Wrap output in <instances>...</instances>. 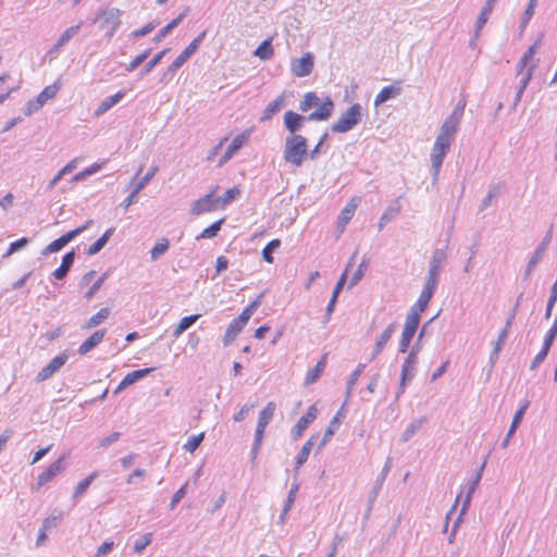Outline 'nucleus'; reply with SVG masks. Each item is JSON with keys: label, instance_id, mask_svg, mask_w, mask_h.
<instances>
[{"label": "nucleus", "instance_id": "obj_27", "mask_svg": "<svg viewBox=\"0 0 557 557\" xmlns=\"http://www.w3.org/2000/svg\"><path fill=\"white\" fill-rule=\"evenodd\" d=\"M244 327H245V325L243 323H240L237 320V318L232 320L225 331V334H224V338H223L224 345L227 346L231 343H233L235 341L236 336L242 332V330Z\"/></svg>", "mask_w": 557, "mask_h": 557}, {"label": "nucleus", "instance_id": "obj_16", "mask_svg": "<svg viewBox=\"0 0 557 557\" xmlns=\"http://www.w3.org/2000/svg\"><path fill=\"white\" fill-rule=\"evenodd\" d=\"M67 356L61 354L55 356L45 368H42L37 374V381L42 382L49 379L54 372H57L65 362Z\"/></svg>", "mask_w": 557, "mask_h": 557}, {"label": "nucleus", "instance_id": "obj_3", "mask_svg": "<svg viewBox=\"0 0 557 557\" xmlns=\"http://www.w3.org/2000/svg\"><path fill=\"white\" fill-rule=\"evenodd\" d=\"M361 120V106L354 103L350 106L332 125L334 133H346L356 126Z\"/></svg>", "mask_w": 557, "mask_h": 557}, {"label": "nucleus", "instance_id": "obj_48", "mask_svg": "<svg viewBox=\"0 0 557 557\" xmlns=\"http://www.w3.org/2000/svg\"><path fill=\"white\" fill-rule=\"evenodd\" d=\"M549 349H550V346L543 343L541 350L536 354L533 361L531 362V366H530L531 370L536 369L545 360Z\"/></svg>", "mask_w": 557, "mask_h": 557}, {"label": "nucleus", "instance_id": "obj_32", "mask_svg": "<svg viewBox=\"0 0 557 557\" xmlns=\"http://www.w3.org/2000/svg\"><path fill=\"white\" fill-rule=\"evenodd\" d=\"M200 314H191L184 317L181 319L175 330L173 331V336L175 338L180 337L187 329H189L198 319Z\"/></svg>", "mask_w": 557, "mask_h": 557}, {"label": "nucleus", "instance_id": "obj_23", "mask_svg": "<svg viewBox=\"0 0 557 557\" xmlns=\"http://www.w3.org/2000/svg\"><path fill=\"white\" fill-rule=\"evenodd\" d=\"M285 106V97L283 95L278 96L275 100L270 102L265 109L262 111L260 116L261 122L269 121L273 115H275L283 107Z\"/></svg>", "mask_w": 557, "mask_h": 557}, {"label": "nucleus", "instance_id": "obj_57", "mask_svg": "<svg viewBox=\"0 0 557 557\" xmlns=\"http://www.w3.org/2000/svg\"><path fill=\"white\" fill-rule=\"evenodd\" d=\"M158 166L151 168V170L140 180V182L135 187V193H139L140 189L145 187V185L153 177V175L157 173Z\"/></svg>", "mask_w": 557, "mask_h": 557}, {"label": "nucleus", "instance_id": "obj_52", "mask_svg": "<svg viewBox=\"0 0 557 557\" xmlns=\"http://www.w3.org/2000/svg\"><path fill=\"white\" fill-rule=\"evenodd\" d=\"M151 49L145 50L143 53L134 58L129 65L128 71H134L137 66H139L149 55H150Z\"/></svg>", "mask_w": 557, "mask_h": 557}, {"label": "nucleus", "instance_id": "obj_43", "mask_svg": "<svg viewBox=\"0 0 557 557\" xmlns=\"http://www.w3.org/2000/svg\"><path fill=\"white\" fill-rule=\"evenodd\" d=\"M149 372H150V369H140V370H135V371L128 372L122 380V385L129 386V385L134 384L135 382H137L138 380L146 376Z\"/></svg>", "mask_w": 557, "mask_h": 557}, {"label": "nucleus", "instance_id": "obj_51", "mask_svg": "<svg viewBox=\"0 0 557 557\" xmlns=\"http://www.w3.org/2000/svg\"><path fill=\"white\" fill-rule=\"evenodd\" d=\"M152 535L151 533L145 534L141 539L137 540L134 544V550L140 554L150 543Z\"/></svg>", "mask_w": 557, "mask_h": 557}, {"label": "nucleus", "instance_id": "obj_50", "mask_svg": "<svg viewBox=\"0 0 557 557\" xmlns=\"http://www.w3.org/2000/svg\"><path fill=\"white\" fill-rule=\"evenodd\" d=\"M191 55L184 49L169 66L170 72H176Z\"/></svg>", "mask_w": 557, "mask_h": 557}, {"label": "nucleus", "instance_id": "obj_30", "mask_svg": "<svg viewBox=\"0 0 557 557\" xmlns=\"http://www.w3.org/2000/svg\"><path fill=\"white\" fill-rule=\"evenodd\" d=\"M433 294H431L429 290L421 292L417 302L411 308L410 312H416L418 314V318L420 319L421 313L425 311Z\"/></svg>", "mask_w": 557, "mask_h": 557}, {"label": "nucleus", "instance_id": "obj_64", "mask_svg": "<svg viewBox=\"0 0 557 557\" xmlns=\"http://www.w3.org/2000/svg\"><path fill=\"white\" fill-rule=\"evenodd\" d=\"M252 406L250 405H244L239 411L234 416V420L236 422H239V421H243L249 413V411L251 410Z\"/></svg>", "mask_w": 557, "mask_h": 557}, {"label": "nucleus", "instance_id": "obj_15", "mask_svg": "<svg viewBox=\"0 0 557 557\" xmlns=\"http://www.w3.org/2000/svg\"><path fill=\"white\" fill-rule=\"evenodd\" d=\"M317 110L308 115L309 121H325L331 117L334 111V102L331 97L326 96L317 106Z\"/></svg>", "mask_w": 557, "mask_h": 557}, {"label": "nucleus", "instance_id": "obj_40", "mask_svg": "<svg viewBox=\"0 0 557 557\" xmlns=\"http://www.w3.org/2000/svg\"><path fill=\"white\" fill-rule=\"evenodd\" d=\"M494 4H495V2H493V0L486 1L485 5L483 7V9L478 17V21H476L478 32L481 30L483 28V26L485 25V23L487 22V18L494 9Z\"/></svg>", "mask_w": 557, "mask_h": 557}, {"label": "nucleus", "instance_id": "obj_60", "mask_svg": "<svg viewBox=\"0 0 557 557\" xmlns=\"http://www.w3.org/2000/svg\"><path fill=\"white\" fill-rule=\"evenodd\" d=\"M103 277H99L90 287L89 289L86 292L85 294V297L86 299H91L95 294L99 290V288L101 287L102 283H103Z\"/></svg>", "mask_w": 557, "mask_h": 557}, {"label": "nucleus", "instance_id": "obj_25", "mask_svg": "<svg viewBox=\"0 0 557 557\" xmlns=\"http://www.w3.org/2000/svg\"><path fill=\"white\" fill-rule=\"evenodd\" d=\"M395 329H396L395 324L392 323L383 331V333L380 335L379 339L375 343L374 350H373V357H376L377 355H380L382 352V350L384 349L386 344L392 338V336L395 332Z\"/></svg>", "mask_w": 557, "mask_h": 557}, {"label": "nucleus", "instance_id": "obj_38", "mask_svg": "<svg viewBox=\"0 0 557 557\" xmlns=\"http://www.w3.org/2000/svg\"><path fill=\"white\" fill-rule=\"evenodd\" d=\"M79 28H81V23H78L77 25L71 26L66 30H64L62 33V35L59 37V39L54 46V49L58 50L61 47H63L64 45H66L70 41V39L78 33Z\"/></svg>", "mask_w": 557, "mask_h": 557}, {"label": "nucleus", "instance_id": "obj_14", "mask_svg": "<svg viewBox=\"0 0 557 557\" xmlns=\"http://www.w3.org/2000/svg\"><path fill=\"white\" fill-rule=\"evenodd\" d=\"M250 129H246L242 134L237 135L232 144L228 146L227 150L223 154V157L219 160L218 165L222 166L225 164L249 139Z\"/></svg>", "mask_w": 557, "mask_h": 557}, {"label": "nucleus", "instance_id": "obj_45", "mask_svg": "<svg viewBox=\"0 0 557 557\" xmlns=\"http://www.w3.org/2000/svg\"><path fill=\"white\" fill-rule=\"evenodd\" d=\"M203 438H205V433L203 432H201V433H199L197 435H193L184 444V446H183L184 450H186V451H188L190 454H194L196 451V449L202 443Z\"/></svg>", "mask_w": 557, "mask_h": 557}, {"label": "nucleus", "instance_id": "obj_22", "mask_svg": "<svg viewBox=\"0 0 557 557\" xmlns=\"http://www.w3.org/2000/svg\"><path fill=\"white\" fill-rule=\"evenodd\" d=\"M327 356L323 355L313 369L309 370L305 377V385L313 384L324 372L326 368Z\"/></svg>", "mask_w": 557, "mask_h": 557}, {"label": "nucleus", "instance_id": "obj_56", "mask_svg": "<svg viewBox=\"0 0 557 557\" xmlns=\"http://www.w3.org/2000/svg\"><path fill=\"white\" fill-rule=\"evenodd\" d=\"M556 336H557V315H556V319H555L553 325L550 326V329L548 330V332L545 336L544 344L552 347Z\"/></svg>", "mask_w": 557, "mask_h": 557}, {"label": "nucleus", "instance_id": "obj_49", "mask_svg": "<svg viewBox=\"0 0 557 557\" xmlns=\"http://www.w3.org/2000/svg\"><path fill=\"white\" fill-rule=\"evenodd\" d=\"M527 407H528V404H524L516 412V414H515V417L512 419L511 425L509 428V436L513 435V433L516 432V429L518 428V425L522 421V418H523V414L525 412Z\"/></svg>", "mask_w": 557, "mask_h": 557}, {"label": "nucleus", "instance_id": "obj_7", "mask_svg": "<svg viewBox=\"0 0 557 557\" xmlns=\"http://www.w3.org/2000/svg\"><path fill=\"white\" fill-rule=\"evenodd\" d=\"M66 455L62 454L57 460L50 463L42 472L37 476V481L33 490L39 491L42 486L53 481L57 475L64 471L66 463Z\"/></svg>", "mask_w": 557, "mask_h": 557}, {"label": "nucleus", "instance_id": "obj_53", "mask_svg": "<svg viewBox=\"0 0 557 557\" xmlns=\"http://www.w3.org/2000/svg\"><path fill=\"white\" fill-rule=\"evenodd\" d=\"M169 49H163L159 53H157L145 66L144 73H149L160 61L161 59L166 54Z\"/></svg>", "mask_w": 557, "mask_h": 557}, {"label": "nucleus", "instance_id": "obj_36", "mask_svg": "<svg viewBox=\"0 0 557 557\" xmlns=\"http://www.w3.org/2000/svg\"><path fill=\"white\" fill-rule=\"evenodd\" d=\"M225 222V218H221L218 221L213 222L210 226L206 227L200 235L196 237L197 240L203 238H214L220 232L223 223Z\"/></svg>", "mask_w": 557, "mask_h": 557}, {"label": "nucleus", "instance_id": "obj_29", "mask_svg": "<svg viewBox=\"0 0 557 557\" xmlns=\"http://www.w3.org/2000/svg\"><path fill=\"white\" fill-rule=\"evenodd\" d=\"M262 294L259 295L253 301H251L237 317V320L246 325L248 321L250 320L251 315L255 313V311L258 309V307L262 302Z\"/></svg>", "mask_w": 557, "mask_h": 557}, {"label": "nucleus", "instance_id": "obj_28", "mask_svg": "<svg viewBox=\"0 0 557 557\" xmlns=\"http://www.w3.org/2000/svg\"><path fill=\"white\" fill-rule=\"evenodd\" d=\"M74 256L75 255L73 251H70L63 256L60 267L55 269L53 272V276L57 280H62L63 277H65L74 262Z\"/></svg>", "mask_w": 557, "mask_h": 557}, {"label": "nucleus", "instance_id": "obj_35", "mask_svg": "<svg viewBox=\"0 0 557 557\" xmlns=\"http://www.w3.org/2000/svg\"><path fill=\"white\" fill-rule=\"evenodd\" d=\"M320 98L313 91L306 92L302 100L299 103V110L301 112H308L312 107H317L320 103Z\"/></svg>", "mask_w": 557, "mask_h": 557}, {"label": "nucleus", "instance_id": "obj_12", "mask_svg": "<svg viewBox=\"0 0 557 557\" xmlns=\"http://www.w3.org/2000/svg\"><path fill=\"white\" fill-rule=\"evenodd\" d=\"M361 203V197L360 196H352L347 205L343 208L341 211L338 219H337V227L341 232H343L346 227V225L351 221V219L355 215V212L358 208V206Z\"/></svg>", "mask_w": 557, "mask_h": 557}, {"label": "nucleus", "instance_id": "obj_39", "mask_svg": "<svg viewBox=\"0 0 557 557\" xmlns=\"http://www.w3.org/2000/svg\"><path fill=\"white\" fill-rule=\"evenodd\" d=\"M188 9H186L183 13H181L176 18L172 20L166 26H164L156 36L154 40L160 41L162 38H164L172 29H174L185 17L186 12Z\"/></svg>", "mask_w": 557, "mask_h": 557}, {"label": "nucleus", "instance_id": "obj_37", "mask_svg": "<svg viewBox=\"0 0 557 557\" xmlns=\"http://www.w3.org/2000/svg\"><path fill=\"white\" fill-rule=\"evenodd\" d=\"M97 475H98V473L96 471H94V472L89 473L85 479L79 481L74 490L73 497L78 498L82 495H84L86 493V491L88 490L89 485L91 484V482L97 478Z\"/></svg>", "mask_w": 557, "mask_h": 557}, {"label": "nucleus", "instance_id": "obj_61", "mask_svg": "<svg viewBox=\"0 0 557 557\" xmlns=\"http://www.w3.org/2000/svg\"><path fill=\"white\" fill-rule=\"evenodd\" d=\"M366 269H367V263H366V261H362L349 283L350 286L356 285L362 278L363 272Z\"/></svg>", "mask_w": 557, "mask_h": 557}, {"label": "nucleus", "instance_id": "obj_5", "mask_svg": "<svg viewBox=\"0 0 557 557\" xmlns=\"http://www.w3.org/2000/svg\"><path fill=\"white\" fill-rule=\"evenodd\" d=\"M219 188L220 187L216 185L210 190V193L197 199L191 207V213L194 215H200L206 212L222 210L223 206L220 203V197L215 196Z\"/></svg>", "mask_w": 557, "mask_h": 557}, {"label": "nucleus", "instance_id": "obj_6", "mask_svg": "<svg viewBox=\"0 0 557 557\" xmlns=\"http://www.w3.org/2000/svg\"><path fill=\"white\" fill-rule=\"evenodd\" d=\"M540 48V41H535L532 46L529 47L528 51L523 54V57L520 59L518 64V74H522V79L520 87L517 92V100L519 101L528 83L530 82L532 77V72L534 69V65L530 66L525 72H523L524 67L528 66L529 62L533 59L535 55L537 49Z\"/></svg>", "mask_w": 557, "mask_h": 557}, {"label": "nucleus", "instance_id": "obj_63", "mask_svg": "<svg viewBox=\"0 0 557 557\" xmlns=\"http://www.w3.org/2000/svg\"><path fill=\"white\" fill-rule=\"evenodd\" d=\"M552 238H553V226H550V228L546 233V235H545L541 246L539 247V249L536 251L537 256H540L547 248V246L549 245Z\"/></svg>", "mask_w": 557, "mask_h": 557}, {"label": "nucleus", "instance_id": "obj_42", "mask_svg": "<svg viewBox=\"0 0 557 557\" xmlns=\"http://www.w3.org/2000/svg\"><path fill=\"white\" fill-rule=\"evenodd\" d=\"M312 446H313V442L312 440H308L304 446L301 447L297 458H296V470H298L307 460H308V457H309V454L312 449Z\"/></svg>", "mask_w": 557, "mask_h": 557}, {"label": "nucleus", "instance_id": "obj_46", "mask_svg": "<svg viewBox=\"0 0 557 557\" xmlns=\"http://www.w3.org/2000/svg\"><path fill=\"white\" fill-rule=\"evenodd\" d=\"M63 518V513L61 511H53L50 516H48L44 522H42V527L45 530H51L53 528H55L59 522L62 520Z\"/></svg>", "mask_w": 557, "mask_h": 557}, {"label": "nucleus", "instance_id": "obj_59", "mask_svg": "<svg viewBox=\"0 0 557 557\" xmlns=\"http://www.w3.org/2000/svg\"><path fill=\"white\" fill-rule=\"evenodd\" d=\"M186 486H187V483L184 484L172 497V500H171V504H170V507L171 509H174L175 506L181 502V499L185 496L186 494Z\"/></svg>", "mask_w": 557, "mask_h": 557}, {"label": "nucleus", "instance_id": "obj_26", "mask_svg": "<svg viewBox=\"0 0 557 557\" xmlns=\"http://www.w3.org/2000/svg\"><path fill=\"white\" fill-rule=\"evenodd\" d=\"M253 55L259 58L262 61H267L273 58L274 48L272 45V38H268L263 40L257 49L253 51Z\"/></svg>", "mask_w": 557, "mask_h": 557}, {"label": "nucleus", "instance_id": "obj_21", "mask_svg": "<svg viewBox=\"0 0 557 557\" xmlns=\"http://www.w3.org/2000/svg\"><path fill=\"white\" fill-rule=\"evenodd\" d=\"M401 206L399 201L396 200L384 210L377 224L379 232H381L388 222H391L394 218L398 215Z\"/></svg>", "mask_w": 557, "mask_h": 557}, {"label": "nucleus", "instance_id": "obj_34", "mask_svg": "<svg viewBox=\"0 0 557 557\" xmlns=\"http://www.w3.org/2000/svg\"><path fill=\"white\" fill-rule=\"evenodd\" d=\"M113 232H114L113 227L107 230L98 240H96L91 246H89V248L87 249V255L92 256V255L98 253L104 247V245L108 243V240L111 237V235L113 234Z\"/></svg>", "mask_w": 557, "mask_h": 557}, {"label": "nucleus", "instance_id": "obj_58", "mask_svg": "<svg viewBox=\"0 0 557 557\" xmlns=\"http://www.w3.org/2000/svg\"><path fill=\"white\" fill-rule=\"evenodd\" d=\"M28 244V239L26 237H22L10 244L7 255H12L21 248L25 247Z\"/></svg>", "mask_w": 557, "mask_h": 557}, {"label": "nucleus", "instance_id": "obj_17", "mask_svg": "<svg viewBox=\"0 0 557 557\" xmlns=\"http://www.w3.org/2000/svg\"><path fill=\"white\" fill-rule=\"evenodd\" d=\"M306 117L295 111H286L284 113V126L290 133V135H297L296 132L299 131Z\"/></svg>", "mask_w": 557, "mask_h": 557}, {"label": "nucleus", "instance_id": "obj_24", "mask_svg": "<svg viewBox=\"0 0 557 557\" xmlns=\"http://www.w3.org/2000/svg\"><path fill=\"white\" fill-rule=\"evenodd\" d=\"M121 10L116 8L103 10L98 14V18L102 21V25H112L113 28H116L120 24Z\"/></svg>", "mask_w": 557, "mask_h": 557}, {"label": "nucleus", "instance_id": "obj_1", "mask_svg": "<svg viewBox=\"0 0 557 557\" xmlns=\"http://www.w3.org/2000/svg\"><path fill=\"white\" fill-rule=\"evenodd\" d=\"M465 111V103L460 102L450 113V115L444 121L441 131L435 139L432 153L431 162L434 169V174L437 176L442 168L444 158L448 152L451 143L454 141L455 135L459 128V124Z\"/></svg>", "mask_w": 557, "mask_h": 557}, {"label": "nucleus", "instance_id": "obj_62", "mask_svg": "<svg viewBox=\"0 0 557 557\" xmlns=\"http://www.w3.org/2000/svg\"><path fill=\"white\" fill-rule=\"evenodd\" d=\"M114 543L113 542H104L102 543L98 549L95 557H102L109 554L113 548Z\"/></svg>", "mask_w": 557, "mask_h": 557}, {"label": "nucleus", "instance_id": "obj_44", "mask_svg": "<svg viewBox=\"0 0 557 557\" xmlns=\"http://www.w3.org/2000/svg\"><path fill=\"white\" fill-rule=\"evenodd\" d=\"M242 194V190L239 187L234 186L230 189H227L222 197H220V200L223 206V209H225L231 202L236 200Z\"/></svg>", "mask_w": 557, "mask_h": 557}, {"label": "nucleus", "instance_id": "obj_33", "mask_svg": "<svg viewBox=\"0 0 557 557\" xmlns=\"http://www.w3.org/2000/svg\"><path fill=\"white\" fill-rule=\"evenodd\" d=\"M124 97V91L120 90L113 96L109 97L104 101L100 103V106L97 108L95 114L97 116L102 115L106 113L110 108H112L115 103H117L122 98Z\"/></svg>", "mask_w": 557, "mask_h": 557}, {"label": "nucleus", "instance_id": "obj_55", "mask_svg": "<svg viewBox=\"0 0 557 557\" xmlns=\"http://www.w3.org/2000/svg\"><path fill=\"white\" fill-rule=\"evenodd\" d=\"M350 265H351V260L348 262V264H347V268H346L345 272L341 275V277H339L338 282H337V283H336V285H335V288H334V290H333V293H332V296H334V298H337V297H338V295H339V293H341V290H342V288H343V286H344V284H345V282H346V278H347V271H348V268H349Z\"/></svg>", "mask_w": 557, "mask_h": 557}, {"label": "nucleus", "instance_id": "obj_9", "mask_svg": "<svg viewBox=\"0 0 557 557\" xmlns=\"http://www.w3.org/2000/svg\"><path fill=\"white\" fill-rule=\"evenodd\" d=\"M314 66V58L311 52H306L302 57L292 60L290 71L296 77L308 76Z\"/></svg>", "mask_w": 557, "mask_h": 557}, {"label": "nucleus", "instance_id": "obj_41", "mask_svg": "<svg viewBox=\"0 0 557 557\" xmlns=\"http://www.w3.org/2000/svg\"><path fill=\"white\" fill-rule=\"evenodd\" d=\"M281 246V240L278 238L272 239L268 245L262 249V258L268 263H273V251Z\"/></svg>", "mask_w": 557, "mask_h": 557}, {"label": "nucleus", "instance_id": "obj_13", "mask_svg": "<svg viewBox=\"0 0 557 557\" xmlns=\"http://www.w3.org/2000/svg\"><path fill=\"white\" fill-rule=\"evenodd\" d=\"M318 408L315 405H311L307 412L297 421L293 429L294 440H298L302 436L306 429L317 419Z\"/></svg>", "mask_w": 557, "mask_h": 557}, {"label": "nucleus", "instance_id": "obj_20", "mask_svg": "<svg viewBox=\"0 0 557 557\" xmlns=\"http://www.w3.org/2000/svg\"><path fill=\"white\" fill-rule=\"evenodd\" d=\"M110 314L111 310L108 307L101 308L97 313L91 315L82 324V330L87 331L100 325L110 317Z\"/></svg>", "mask_w": 557, "mask_h": 557}, {"label": "nucleus", "instance_id": "obj_18", "mask_svg": "<svg viewBox=\"0 0 557 557\" xmlns=\"http://www.w3.org/2000/svg\"><path fill=\"white\" fill-rule=\"evenodd\" d=\"M106 334V329L95 331L88 338H86L81 344V346L78 347V354L86 355L87 352H89L103 341Z\"/></svg>", "mask_w": 557, "mask_h": 557}, {"label": "nucleus", "instance_id": "obj_4", "mask_svg": "<svg viewBox=\"0 0 557 557\" xmlns=\"http://www.w3.org/2000/svg\"><path fill=\"white\" fill-rule=\"evenodd\" d=\"M276 405L274 401H269L259 412L257 428L255 432L253 450L257 453L262 444V440L265 433V429L270 421L273 419Z\"/></svg>", "mask_w": 557, "mask_h": 557}, {"label": "nucleus", "instance_id": "obj_19", "mask_svg": "<svg viewBox=\"0 0 557 557\" xmlns=\"http://www.w3.org/2000/svg\"><path fill=\"white\" fill-rule=\"evenodd\" d=\"M399 94H400L399 82H397L393 85H389V86H385L376 95V97L374 99V106L377 107V106L386 102L387 100L398 96Z\"/></svg>", "mask_w": 557, "mask_h": 557}, {"label": "nucleus", "instance_id": "obj_11", "mask_svg": "<svg viewBox=\"0 0 557 557\" xmlns=\"http://www.w3.org/2000/svg\"><path fill=\"white\" fill-rule=\"evenodd\" d=\"M60 88V82L46 86L35 100L28 102V109L33 111L39 110L47 101L53 99L58 95Z\"/></svg>", "mask_w": 557, "mask_h": 557}, {"label": "nucleus", "instance_id": "obj_2", "mask_svg": "<svg viewBox=\"0 0 557 557\" xmlns=\"http://www.w3.org/2000/svg\"><path fill=\"white\" fill-rule=\"evenodd\" d=\"M285 162L299 168L308 159V144L302 135H290L285 140L283 152Z\"/></svg>", "mask_w": 557, "mask_h": 557}, {"label": "nucleus", "instance_id": "obj_10", "mask_svg": "<svg viewBox=\"0 0 557 557\" xmlns=\"http://www.w3.org/2000/svg\"><path fill=\"white\" fill-rule=\"evenodd\" d=\"M92 223L91 220L87 221L84 225L79 226V227H76L67 233H65L64 235H62L61 237H59L58 239H54L53 242H51L47 247H46V251L47 252H57L59 250H61L65 245H67L74 237H76L77 235H79L81 233H83L85 230H87L89 227V225Z\"/></svg>", "mask_w": 557, "mask_h": 557}, {"label": "nucleus", "instance_id": "obj_54", "mask_svg": "<svg viewBox=\"0 0 557 557\" xmlns=\"http://www.w3.org/2000/svg\"><path fill=\"white\" fill-rule=\"evenodd\" d=\"M556 301H557V282H555L552 287V295L547 302V308H546V313H545L547 319L550 317L553 307Z\"/></svg>", "mask_w": 557, "mask_h": 557}, {"label": "nucleus", "instance_id": "obj_8", "mask_svg": "<svg viewBox=\"0 0 557 557\" xmlns=\"http://www.w3.org/2000/svg\"><path fill=\"white\" fill-rule=\"evenodd\" d=\"M419 318L416 312H409L405 325L401 332V337L399 342V350L400 352H406L409 348V345L417 332V329L419 326Z\"/></svg>", "mask_w": 557, "mask_h": 557}, {"label": "nucleus", "instance_id": "obj_31", "mask_svg": "<svg viewBox=\"0 0 557 557\" xmlns=\"http://www.w3.org/2000/svg\"><path fill=\"white\" fill-rule=\"evenodd\" d=\"M416 354L413 351H411L408 357L406 358V360L404 361L403 363V368H401V385L405 384V381L409 377L411 379L412 376V372H413V369H414V366H416Z\"/></svg>", "mask_w": 557, "mask_h": 557}, {"label": "nucleus", "instance_id": "obj_47", "mask_svg": "<svg viewBox=\"0 0 557 557\" xmlns=\"http://www.w3.org/2000/svg\"><path fill=\"white\" fill-rule=\"evenodd\" d=\"M169 249V240L166 238H162L159 240L154 247L151 249L150 255L152 260H157L161 255H163Z\"/></svg>", "mask_w": 557, "mask_h": 557}]
</instances>
